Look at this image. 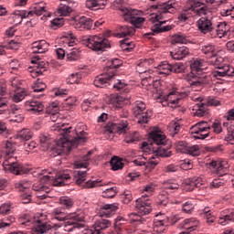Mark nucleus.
Instances as JSON below:
<instances>
[{"mask_svg":"<svg viewBox=\"0 0 234 234\" xmlns=\"http://www.w3.org/2000/svg\"><path fill=\"white\" fill-rule=\"evenodd\" d=\"M192 80L189 85L193 90H202L204 85H209L211 77L204 73V65L202 60L196 59L190 64Z\"/></svg>","mask_w":234,"mask_h":234,"instance_id":"5","label":"nucleus"},{"mask_svg":"<svg viewBox=\"0 0 234 234\" xmlns=\"http://www.w3.org/2000/svg\"><path fill=\"white\" fill-rule=\"evenodd\" d=\"M15 222L16 218L14 216L0 218V229H8V228H12Z\"/></svg>","mask_w":234,"mask_h":234,"instance_id":"37","label":"nucleus"},{"mask_svg":"<svg viewBox=\"0 0 234 234\" xmlns=\"http://www.w3.org/2000/svg\"><path fill=\"white\" fill-rule=\"evenodd\" d=\"M59 204L63 209H70L74 206V199L69 197H61L59 198Z\"/></svg>","mask_w":234,"mask_h":234,"instance_id":"47","label":"nucleus"},{"mask_svg":"<svg viewBox=\"0 0 234 234\" xmlns=\"http://www.w3.org/2000/svg\"><path fill=\"white\" fill-rule=\"evenodd\" d=\"M129 221L131 222V224H144V222H145V218H144L142 216H140L137 213H132L129 214Z\"/></svg>","mask_w":234,"mask_h":234,"instance_id":"52","label":"nucleus"},{"mask_svg":"<svg viewBox=\"0 0 234 234\" xmlns=\"http://www.w3.org/2000/svg\"><path fill=\"white\" fill-rule=\"evenodd\" d=\"M68 61H78L80 59V51L78 48H72L69 53L66 55Z\"/></svg>","mask_w":234,"mask_h":234,"instance_id":"61","label":"nucleus"},{"mask_svg":"<svg viewBox=\"0 0 234 234\" xmlns=\"http://www.w3.org/2000/svg\"><path fill=\"white\" fill-rule=\"evenodd\" d=\"M9 85L11 86V90L13 92H17V90H24L25 88V80H20L19 78L16 77L11 79L9 81Z\"/></svg>","mask_w":234,"mask_h":234,"instance_id":"36","label":"nucleus"},{"mask_svg":"<svg viewBox=\"0 0 234 234\" xmlns=\"http://www.w3.org/2000/svg\"><path fill=\"white\" fill-rule=\"evenodd\" d=\"M110 164L112 171H120L121 169H123V162L116 156L111 159Z\"/></svg>","mask_w":234,"mask_h":234,"instance_id":"46","label":"nucleus"},{"mask_svg":"<svg viewBox=\"0 0 234 234\" xmlns=\"http://www.w3.org/2000/svg\"><path fill=\"white\" fill-rule=\"evenodd\" d=\"M183 228L184 229H186V231H190V233H193V231H196L197 228L200 226V221L197 219V218H190L185 219L183 222Z\"/></svg>","mask_w":234,"mask_h":234,"instance_id":"32","label":"nucleus"},{"mask_svg":"<svg viewBox=\"0 0 234 234\" xmlns=\"http://www.w3.org/2000/svg\"><path fill=\"white\" fill-rule=\"evenodd\" d=\"M26 96H27V90H16L13 95V101H15V103H19V101H23V100H25Z\"/></svg>","mask_w":234,"mask_h":234,"instance_id":"53","label":"nucleus"},{"mask_svg":"<svg viewBox=\"0 0 234 234\" xmlns=\"http://www.w3.org/2000/svg\"><path fill=\"white\" fill-rule=\"evenodd\" d=\"M32 138V132L29 129H23L21 130L16 137L10 138V140H24L28 142Z\"/></svg>","mask_w":234,"mask_h":234,"instance_id":"40","label":"nucleus"},{"mask_svg":"<svg viewBox=\"0 0 234 234\" xmlns=\"http://www.w3.org/2000/svg\"><path fill=\"white\" fill-rule=\"evenodd\" d=\"M210 169L214 175L218 176H224L229 173V165L228 161H211L209 163Z\"/></svg>","mask_w":234,"mask_h":234,"instance_id":"17","label":"nucleus"},{"mask_svg":"<svg viewBox=\"0 0 234 234\" xmlns=\"http://www.w3.org/2000/svg\"><path fill=\"white\" fill-rule=\"evenodd\" d=\"M124 142L126 144H136V142H140V133L133 132L130 133L125 139Z\"/></svg>","mask_w":234,"mask_h":234,"instance_id":"59","label":"nucleus"},{"mask_svg":"<svg viewBox=\"0 0 234 234\" xmlns=\"http://www.w3.org/2000/svg\"><path fill=\"white\" fill-rule=\"evenodd\" d=\"M167 226H169V218L164 216L163 219L156 218L154 222V234L167 233Z\"/></svg>","mask_w":234,"mask_h":234,"instance_id":"24","label":"nucleus"},{"mask_svg":"<svg viewBox=\"0 0 234 234\" xmlns=\"http://www.w3.org/2000/svg\"><path fill=\"white\" fill-rule=\"evenodd\" d=\"M43 176H48V175H40V182L35 183L32 186L33 191L37 192V198L43 200V198H47L45 194L50 193V188L47 186L45 184H50V181H42L41 178Z\"/></svg>","mask_w":234,"mask_h":234,"instance_id":"18","label":"nucleus"},{"mask_svg":"<svg viewBox=\"0 0 234 234\" xmlns=\"http://www.w3.org/2000/svg\"><path fill=\"white\" fill-rule=\"evenodd\" d=\"M180 129H182V126L178 122H171L168 126V131L170 136L172 138H178V133H180Z\"/></svg>","mask_w":234,"mask_h":234,"instance_id":"42","label":"nucleus"},{"mask_svg":"<svg viewBox=\"0 0 234 234\" xmlns=\"http://www.w3.org/2000/svg\"><path fill=\"white\" fill-rule=\"evenodd\" d=\"M24 17H28V15H27V11L16 10L11 14L9 21L10 23H13V25L17 26L20 25Z\"/></svg>","mask_w":234,"mask_h":234,"instance_id":"31","label":"nucleus"},{"mask_svg":"<svg viewBox=\"0 0 234 234\" xmlns=\"http://www.w3.org/2000/svg\"><path fill=\"white\" fill-rule=\"evenodd\" d=\"M111 226H112L111 220L101 219L95 224L94 229L96 233L103 234V231H105V229H108V228H111Z\"/></svg>","mask_w":234,"mask_h":234,"instance_id":"38","label":"nucleus"},{"mask_svg":"<svg viewBox=\"0 0 234 234\" xmlns=\"http://www.w3.org/2000/svg\"><path fill=\"white\" fill-rule=\"evenodd\" d=\"M234 69L229 65L218 66L212 72V78H216V80H222V78H229L233 76Z\"/></svg>","mask_w":234,"mask_h":234,"instance_id":"20","label":"nucleus"},{"mask_svg":"<svg viewBox=\"0 0 234 234\" xmlns=\"http://www.w3.org/2000/svg\"><path fill=\"white\" fill-rule=\"evenodd\" d=\"M70 25H72L76 29L90 30V28H92V20L85 16H81L78 20L72 19Z\"/></svg>","mask_w":234,"mask_h":234,"instance_id":"25","label":"nucleus"},{"mask_svg":"<svg viewBox=\"0 0 234 234\" xmlns=\"http://www.w3.org/2000/svg\"><path fill=\"white\" fill-rule=\"evenodd\" d=\"M45 12H47V7L45 5H43V3H39L33 7V10L27 13V17L34 16V14L36 16H42V14H45Z\"/></svg>","mask_w":234,"mask_h":234,"instance_id":"41","label":"nucleus"},{"mask_svg":"<svg viewBox=\"0 0 234 234\" xmlns=\"http://www.w3.org/2000/svg\"><path fill=\"white\" fill-rule=\"evenodd\" d=\"M116 211H118V204L104 205L100 210V215L101 217L111 218L112 215L116 214Z\"/></svg>","mask_w":234,"mask_h":234,"instance_id":"29","label":"nucleus"},{"mask_svg":"<svg viewBox=\"0 0 234 234\" xmlns=\"http://www.w3.org/2000/svg\"><path fill=\"white\" fill-rule=\"evenodd\" d=\"M60 39H65L68 47H74L76 45V37L72 33H64Z\"/></svg>","mask_w":234,"mask_h":234,"instance_id":"58","label":"nucleus"},{"mask_svg":"<svg viewBox=\"0 0 234 234\" xmlns=\"http://www.w3.org/2000/svg\"><path fill=\"white\" fill-rule=\"evenodd\" d=\"M209 131H211V125L207 122H199L190 128L191 134H195L196 140H206L209 136Z\"/></svg>","mask_w":234,"mask_h":234,"instance_id":"12","label":"nucleus"},{"mask_svg":"<svg viewBox=\"0 0 234 234\" xmlns=\"http://www.w3.org/2000/svg\"><path fill=\"white\" fill-rule=\"evenodd\" d=\"M67 83L69 85H74V83H80L81 81V74L80 73H73L69 76L67 79Z\"/></svg>","mask_w":234,"mask_h":234,"instance_id":"62","label":"nucleus"},{"mask_svg":"<svg viewBox=\"0 0 234 234\" xmlns=\"http://www.w3.org/2000/svg\"><path fill=\"white\" fill-rule=\"evenodd\" d=\"M45 220H47V216L38 214L33 219H27L25 222H22V224L24 226H30V224H33V226H35L34 230L36 234H45L46 231H50V229H52V225Z\"/></svg>","mask_w":234,"mask_h":234,"instance_id":"10","label":"nucleus"},{"mask_svg":"<svg viewBox=\"0 0 234 234\" xmlns=\"http://www.w3.org/2000/svg\"><path fill=\"white\" fill-rule=\"evenodd\" d=\"M52 220H58V222H64V231H73L83 228V222L85 220V214L83 212H75L67 214L63 211V208H55L51 212Z\"/></svg>","mask_w":234,"mask_h":234,"instance_id":"3","label":"nucleus"},{"mask_svg":"<svg viewBox=\"0 0 234 234\" xmlns=\"http://www.w3.org/2000/svg\"><path fill=\"white\" fill-rule=\"evenodd\" d=\"M204 184L202 177H192L185 180V186H186L188 191H193L195 187H200Z\"/></svg>","mask_w":234,"mask_h":234,"instance_id":"34","label":"nucleus"},{"mask_svg":"<svg viewBox=\"0 0 234 234\" xmlns=\"http://www.w3.org/2000/svg\"><path fill=\"white\" fill-rule=\"evenodd\" d=\"M113 89L115 90H119L121 92V97L120 96H113V103H120V101H123V100H129L131 96H129V85L125 83L123 80H117V82L113 83Z\"/></svg>","mask_w":234,"mask_h":234,"instance_id":"14","label":"nucleus"},{"mask_svg":"<svg viewBox=\"0 0 234 234\" xmlns=\"http://www.w3.org/2000/svg\"><path fill=\"white\" fill-rule=\"evenodd\" d=\"M130 23L135 28H142V27H144V23H145V17H142L140 15H137L131 20Z\"/></svg>","mask_w":234,"mask_h":234,"instance_id":"50","label":"nucleus"},{"mask_svg":"<svg viewBox=\"0 0 234 234\" xmlns=\"http://www.w3.org/2000/svg\"><path fill=\"white\" fill-rule=\"evenodd\" d=\"M121 65L122 60H120V58H113L109 60L107 67L104 69L106 74L96 77L93 81V85L101 89L111 87V85H112V81H114V76H116L114 73V69H120Z\"/></svg>","mask_w":234,"mask_h":234,"instance_id":"6","label":"nucleus"},{"mask_svg":"<svg viewBox=\"0 0 234 234\" xmlns=\"http://www.w3.org/2000/svg\"><path fill=\"white\" fill-rule=\"evenodd\" d=\"M201 52L203 54H208L209 56H213L215 54V46L211 44H207L201 47Z\"/></svg>","mask_w":234,"mask_h":234,"instance_id":"64","label":"nucleus"},{"mask_svg":"<svg viewBox=\"0 0 234 234\" xmlns=\"http://www.w3.org/2000/svg\"><path fill=\"white\" fill-rule=\"evenodd\" d=\"M151 199L145 198V196H142L135 201V207L139 215H149L153 211V207L151 206Z\"/></svg>","mask_w":234,"mask_h":234,"instance_id":"19","label":"nucleus"},{"mask_svg":"<svg viewBox=\"0 0 234 234\" xmlns=\"http://www.w3.org/2000/svg\"><path fill=\"white\" fill-rule=\"evenodd\" d=\"M149 140L152 142V145L158 146L154 151V154L148 161L147 157L141 156L133 160V164L139 166L144 165L146 169H154L160 164V157L171 158L173 156V152L169 151L171 149V141L158 128L149 133Z\"/></svg>","mask_w":234,"mask_h":234,"instance_id":"1","label":"nucleus"},{"mask_svg":"<svg viewBox=\"0 0 234 234\" xmlns=\"http://www.w3.org/2000/svg\"><path fill=\"white\" fill-rule=\"evenodd\" d=\"M133 116L137 119V123L140 125H144V123H149L153 112L147 110V105L142 101H136L133 104Z\"/></svg>","mask_w":234,"mask_h":234,"instance_id":"9","label":"nucleus"},{"mask_svg":"<svg viewBox=\"0 0 234 234\" xmlns=\"http://www.w3.org/2000/svg\"><path fill=\"white\" fill-rule=\"evenodd\" d=\"M185 154H190V156H199L200 155V146L198 145H188L186 147V151H185Z\"/></svg>","mask_w":234,"mask_h":234,"instance_id":"55","label":"nucleus"},{"mask_svg":"<svg viewBox=\"0 0 234 234\" xmlns=\"http://www.w3.org/2000/svg\"><path fill=\"white\" fill-rule=\"evenodd\" d=\"M115 195H118V188L116 186H112L102 192L103 198H114Z\"/></svg>","mask_w":234,"mask_h":234,"instance_id":"56","label":"nucleus"},{"mask_svg":"<svg viewBox=\"0 0 234 234\" xmlns=\"http://www.w3.org/2000/svg\"><path fill=\"white\" fill-rule=\"evenodd\" d=\"M31 186L32 183L28 180H21L15 184L16 188L20 191H27Z\"/></svg>","mask_w":234,"mask_h":234,"instance_id":"54","label":"nucleus"},{"mask_svg":"<svg viewBox=\"0 0 234 234\" xmlns=\"http://www.w3.org/2000/svg\"><path fill=\"white\" fill-rule=\"evenodd\" d=\"M50 45L46 40H38L32 43V52L33 54H45L48 52V48Z\"/></svg>","mask_w":234,"mask_h":234,"instance_id":"28","label":"nucleus"},{"mask_svg":"<svg viewBox=\"0 0 234 234\" xmlns=\"http://www.w3.org/2000/svg\"><path fill=\"white\" fill-rule=\"evenodd\" d=\"M165 189H170L172 191H176L180 189V183L176 179H168L164 182Z\"/></svg>","mask_w":234,"mask_h":234,"instance_id":"44","label":"nucleus"},{"mask_svg":"<svg viewBox=\"0 0 234 234\" xmlns=\"http://www.w3.org/2000/svg\"><path fill=\"white\" fill-rule=\"evenodd\" d=\"M192 114L193 116H197V118H203V116H207V114H209L207 104H206V102L197 103L192 109Z\"/></svg>","mask_w":234,"mask_h":234,"instance_id":"27","label":"nucleus"},{"mask_svg":"<svg viewBox=\"0 0 234 234\" xmlns=\"http://www.w3.org/2000/svg\"><path fill=\"white\" fill-rule=\"evenodd\" d=\"M229 222H234V212L232 210L223 211L218 219L221 226H226Z\"/></svg>","mask_w":234,"mask_h":234,"instance_id":"35","label":"nucleus"},{"mask_svg":"<svg viewBox=\"0 0 234 234\" xmlns=\"http://www.w3.org/2000/svg\"><path fill=\"white\" fill-rule=\"evenodd\" d=\"M224 186H226V180L222 178H216L210 182L209 187L211 189H224Z\"/></svg>","mask_w":234,"mask_h":234,"instance_id":"49","label":"nucleus"},{"mask_svg":"<svg viewBox=\"0 0 234 234\" xmlns=\"http://www.w3.org/2000/svg\"><path fill=\"white\" fill-rule=\"evenodd\" d=\"M16 145H17V143L14 139L6 141L4 147V166L7 167L13 175H27L30 170L23 165V164L17 162V159L14 156Z\"/></svg>","mask_w":234,"mask_h":234,"instance_id":"4","label":"nucleus"},{"mask_svg":"<svg viewBox=\"0 0 234 234\" xmlns=\"http://www.w3.org/2000/svg\"><path fill=\"white\" fill-rule=\"evenodd\" d=\"M41 180L42 182H49L52 186H55L56 187L69 186V184L72 182V171L64 170L63 172L57 174L55 177L51 176H44Z\"/></svg>","mask_w":234,"mask_h":234,"instance_id":"8","label":"nucleus"},{"mask_svg":"<svg viewBox=\"0 0 234 234\" xmlns=\"http://www.w3.org/2000/svg\"><path fill=\"white\" fill-rule=\"evenodd\" d=\"M84 45L95 52H103L107 48H111V42L105 37H98L97 35L84 37Z\"/></svg>","mask_w":234,"mask_h":234,"instance_id":"7","label":"nucleus"},{"mask_svg":"<svg viewBox=\"0 0 234 234\" xmlns=\"http://www.w3.org/2000/svg\"><path fill=\"white\" fill-rule=\"evenodd\" d=\"M129 129V124L126 120L121 121L119 123L108 122L105 127V133L109 134H125Z\"/></svg>","mask_w":234,"mask_h":234,"instance_id":"15","label":"nucleus"},{"mask_svg":"<svg viewBox=\"0 0 234 234\" xmlns=\"http://www.w3.org/2000/svg\"><path fill=\"white\" fill-rule=\"evenodd\" d=\"M203 215H204V218H206L207 224H213V222H215V220L217 219V218L215 217L213 212H211L209 207L204 208Z\"/></svg>","mask_w":234,"mask_h":234,"instance_id":"51","label":"nucleus"},{"mask_svg":"<svg viewBox=\"0 0 234 234\" xmlns=\"http://www.w3.org/2000/svg\"><path fill=\"white\" fill-rule=\"evenodd\" d=\"M121 16L125 21L131 22L135 16H142V11L133 9L131 7L122 6L120 7Z\"/></svg>","mask_w":234,"mask_h":234,"instance_id":"26","label":"nucleus"},{"mask_svg":"<svg viewBox=\"0 0 234 234\" xmlns=\"http://www.w3.org/2000/svg\"><path fill=\"white\" fill-rule=\"evenodd\" d=\"M47 114H48L51 122H58V118H59V112L58 106H49L47 111Z\"/></svg>","mask_w":234,"mask_h":234,"instance_id":"43","label":"nucleus"},{"mask_svg":"<svg viewBox=\"0 0 234 234\" xmlns=\"http://www.w3.org/2000/svg\"><path fill=\"white\" fill-rule=\"evenodd\" d=\"M187 5H188V10H191L198 17H202L209 14V10L207 9V7L202 6V3L197 0H190L188 1Z\"/></svg>","mask_w":234,"mask_h":234,"instance_id":"21","label":"nucleus"},{"mask_svg":"<svg viewBox=\"0 0 234 234\" xmlns=\"http://www.w3.org/2000/svg\"><path fill=\"white\" fill-rule=\"evenodd\" d=\"M186 70V66L182 63H176L174 65L169 64L167 61H164L157 66L156 73L160 74V76L165 77L169 76L171 72H175V74H182Z\"/></svg>","mask_w":234,"mask_h":234,"instance_id":"11","label":"nucleus"},{"mask_svg":"<svg viewBox=\"0 0 234 234\" xmlns=\"http://www.w3.org/2000/svg\"><path fill=\"white\" fill-rule=\"evenodd\" d=\"M45 89H47V84L40 80H37L33 86L34 92H43Z\"/></svg>","mask_w":234,"mask_h":234,"instance_id":"63","label":"nucleus"},{"mask_svg":"<svg viewBox=\"0 0 234 234\" xmlns=\"http://www.w3.org/2000/svg\"><path fill=\"white\" fill-rule=\"evenodd\" d=\"M57 12L58 16L67 17L68 16H70V14H72V7L70 5L60 4Z\"/></svg>","mask_w":234,"mask_h":234,"instance_id":"48","label":"nucleus"},{"mask_svg":"<svg viewBox=\"0 0 234 234\" xmlns=\"http://www.w3.org/2000/svg\"><path fill=\"white\" fill-rule=\"evenodd\" d=\"M72 127H65V124L61 126L58 125L54 131H58L60 133V138L57 143V154H61L62 153H70L72 149L81 145L87 142V132L71 131Z\"/></svg>","mask_w":234,"mask_h":234,"instance_id":"2","label":"nucleus"},{"mask_svg":"<svg viewBox=\"0 0 234 234\" xmlns=\"http://www.w3.org/2000/svg\"><path fill=\"white\" fill-rule=\"evenodd\" d=\"M39 59H41V57L38 55L33 57L31 59V63L35 65L33 70H31V76L33 78L43 75L48 69V62L39 61Z\"/></svg>","mask_w":234,"mask_h":234,"instance_id":"16","label":"nucleus"},{"mask_svg":"<svg viewBox=\"0 0 234 234\" xmlns=\"http://www.w3.org/2000/svg\"><path fill=\"white\" fill-rule=\"evenodd\" d=\"M107 5V0H87L86 6L90 10H103Z\"/></svg>","mask_w":234,"mask_h":234,"instance_id":"33","label":"nucleus"},{"mask_svg":"<svg viewBox=\"0 0 234 234\" xmlns=\"http://www.w3.org/2000/svg\"><path fill=\"white\" fill-rule=\"evenodd\" d=\"M184 97H186V93H180L176 90H173L167 94L165 101H162V103L163 105H178Z\"/></svg>","mask_w":234,"mask_h":234,"instance_id":"23","label":"nucleus"},{"mask_svg":"<svg viewBox=\"0 0 234 234\" xmlns=\"http://www.w3.org/2000/svg\"><path fill=\"white\" fill-rule=\"evenodd\" d=\"M26 111L32 112V114H41L43 112L45 106L43 103L37 100L31 99L27 101L25 103Z\"/></svg>","mask_w":234,"mask_h":234,"instance_id":"22","label":"nucleus"},{"mask_svg":"<svg viewBox=\"0 0 234 234\" xmlns=\"http://www.w3.org/2000/svg\"><path fill=\"white\" fill-rule=\"evenodd\" d=\"M39 144L42 151H47L49 147L50 138L45 134H41L39 136Z\"/></svg>","mask_w":234,"mask_h":234,"instance_id":"57","label":"nucleus"},{"mask_svg":"<svg viewBox=\"0 0 234 234\" xmlns=\"http://www.w3.org/2000/svg\"><path fill=\"white\" fill-rule=\"evenodd\" d=\"M170 56L171 58H173V59H184V58L189 56V48H187V47L185 46L176 48L170 52Z\"/></svg>","mask_w":234,"mask_h":234,"instance_id":"30","label":"nucleus"},{"mask_svg":"<svg viewBox=\"0 0 234 234\" xmlns=\"http://www.w3.org/2000/svg\"><path fill=\"white\" fill-rule=\"evenodd\" d=\"M147 67H149V60H141L140 63L137 64L136 72L139 74H144L147 72Z\"/></svg>","mask_w":234,"mask_h":234,"instance_id":"60","label":"nucleus"},{"mask_svg":"<svg viewBox=\"0 0 234 234\" xmlns=\"http://www.w3.org/2000/svg\"><path fill=\"white\" fill-rule=\"evenodd\" d=\"M112 36L118 39L124 38V40L121 41V48H122V50L131 52L134 48V43L129 42V37L134 36V31H120L118 33H112Z\"/></svg>","mask_w":234,"mask_h":234,"instance_id":"13","label":"nucleus"},{"mask_svg":"<svg viewBox=\"0 0 234 234\" xmlns=\"http://www.w3.org/2000/svg\"><path fill=\"white\" fill-rule=\"evenodd\" d=\"M73 176L78 186H81L87 180V171H75Z\"/></svg>","mask_w":234,"mask_h":234,"instance_id":"45","label":"nucleus"},{"mask_svg":"<svg viewBox=\"0 0 234 234\" xmlns=\"http://www.w3.org/2000/svg\"><path fill=\"white\" fill-rule=\"evenodd\" d=\"M212 26L213 24L211 23V20L207 17H201L197 21V27L199 30H212Z\"/></svg>","mask_w":234,"mask_h":234,"instance_id":"39","label":"nucleus"}]
</instances>
